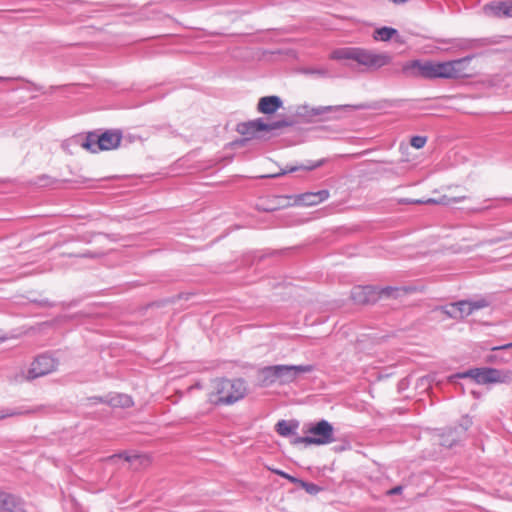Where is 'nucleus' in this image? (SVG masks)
Wrapping results in <instances>:
<instances>
[{
  "label": "nucleus",
  "instance_id": "obj_38",
  "mask_svg": "<svg viewBox=\"0 0 512 512\" xmlns=\"http://www.w3.org/2000/svg\"><path fill=\"white\" fill-rule=\"evenodd\" d=\"M82 256H83V257H89V258H92V257H94V254H92V253L88 252V253H84Z\"/></svg>",
  "mask_w": 512,
  "mask_h": 512
},
{
  "label": "nucleus",
  "instance_id": "obj_41",
  "mask_svg": "<svg viewBox=\"0 0 512 512\" xmlns=\"http://www.w3.org/2000/svg\"><path fill=\"white\" fill-rule=\"evenodd\" d=\"M4 80H5V78H3V77H0V81H4Z\"/></svg>",
  "mask_w": 512,
  "mask_h": 512
},
{
  "label": "nucleus",
  "instance_id": "obj_33",
  "mask_svg": "<svg viewBox=\"0 0 512 512\" xmlns=\"http://www.w3.org/2000/svg\"><path fill=\"white\" fill-rule=\"evenodd\" d=\"M116 457L123 458L127 462H132L134 459L138 458V455H130L127 452H121L119 454H114L110 457V459H114Z\"/></svg>",
  "mask_w": 512,
  "mask_h": 512
},
{
  "label": "nucleus",
  "instance_id": "obj_26",
  "mask_svg": "<svg viewBox=\"0 0 512 512\" xmlns=\"http://www.w3.org/2000/svg\"><path fill=\"white\" fill-rule=\"evenodd\" d=\"M472 312L486 308L491 305V300L486 297H480L477 299H469Z\"/></svg>",
  "mask_w": 512,
  "mask_h": 512
},
{
  "label": "nucleus",
  "instance_id": "obj_22",
  "mask_svg": "<svg viewBox=\"0 0 512 512\" xmlns=\"http://www.w3.org/2000/svg\"><path fill=\"white\" fill-rule=\"evenodd\" d=\"M396 35H398L397 29L387 26L377 28L373 32V38L383 42L390 41Z\"/></svg>",
  "mask_w": 512,
  "mask_h": 512
},
{
  "label": "nucleus",
  "instance_id": "obj_24",
  "mask_svg": "<svg viewBox=\"0 0 512 512\" xmlns=\"http://www.w3.org/2000/svg\"><path fill=\"white\" fill-rule=\"evenodd\" d=\"M456 305H457V311L459 312L458 319H463L473 313L469 300L457 301Z\"/></svg>",
  "mask_w": 512,
  "mask_h": 512
},
{
  "label": "nucleus",
  "instance_id": "obj_39",
  "mask_svg": "<svg viewBox=\"0 0 512 512\" xmlns=\"http://www.w3.org/2000/svg\"><path fill=\"white\" fill-rule=\"evenodd\" d=\"M390 290H392V288H391V287H388V288H386L384 291H385L387 294H389V291H390Z\"/></svg>",
  "mask_w": 512,
  "mask_h": 512
},
{
  "label": "nucleus",
  "instance_id": "obj_40",
  "mask_svg": "<svg viewBox=\"0 0 512 512\" xmlns=\"http://www.w3.org/2000/svg\"><path fill=\"white\" fill-rule=\"evenodd\" d=\"M47 303H48V301L41 302V304H43V305H46Z\"/></svg>",
  "mask_w": 512,
  "mask_h": 512
},
{
  "label": "nucleus",
  "instance_id": "obj_19",
  "mask_svg": "<svg viewBox=\"0 0 512 512\" xmlns=\"http://www.w3.org/2000/svg\"><path fill=\"white\" fill-rule=\"evenodd\" d=\"M258 381L263 387H268L278 382L276 365L262 368L258 373Z\"/></svg>",
  "mask_w": 512,
  "mask_h": 512
},
{
  "label": "nucleus",
  "instance_id": "obj_2",
  "mask_svg": "<svg viewBox=\"0 0 512 512\" xmlns=\"http://www.w3.org/2000/svg\"><path fill=\"white\" fill-rule=\"evenodd\" d=\"M332 60H353L359 65L369 69L377 70L390 64L392 58L387 53H376L372 50L360 47H341L336 48L330 53Z\"/></svg>",
  "mask_w": 512,
  "mask_h": 512
},
{
  "label": "nucleus",
  "instance_id": "obj_30",
  "mask_svg": "<svg viewBox=\"0 0 512 512\" xmlns=\"http://www.w3.org/2000/svg\"><path fill=\"white\" fill-rule=\"evenodd\" d=\"M427 142V137L425 136H413L410 140V144L412 147L416 148V149H421L425 146Z\"/></svg>",
  "mask_w": 512,
  "mask_h": 512
},
{
  "label": "nucleus",
  "instance_id": "obj_14",
  "mask_svg": "<svg viewBox=\"0 0 512 512\" xmlns=\"http://www.w3.org/2000/svg\"><path fill=\"white\" fill-rule=\"evenodd\" d=\"M283 106V101L279 96L270 95L261 97L257 103L259 113L270 115L275 113Z\"/></svg>",
  "mask_w": 512,
  "mask_h": 512
},
{
  "label": "nucleus",
  "instance_id": "obj_28",
  "mask_svg": "<svg viewBox=\"0 0 512 512\" xmlns=\"http://www.w3.org/2000/svg\"><path fill=\"white\" fill-rule=\"evenodd\" d=\"M442 312L446 314L448 317L453 319H458L459 312L457 311L456 302L447 304L441 308Z\"/></svg>",
  "mask_w": 512,
  "mask_h": 512
},
{
  "label": "nucleus",
  "instance_id": "obj_3",
  "mask_svg": "<svg viewBox=\"0 0 512 512\" xmlns=\"http://www.w3.org/2000/svg\"><path fill=\"white\" fill-rule=\"evenodd\" d=\"M354 108L356 110L368 109L370 108L367 104H358V105H335V106H316L312 107L310 105L304 104L296 107L295 115L306 122H314V121H327L339 119V112Z\"/></svg>",
  "mask_w": 512,
  "mask_h": 512
},
{
  "label": "nucleus",
  "instance_id": "obj_32",
  "mask_svg": "<svg viewBox=\"0 0 512 512\" xmlns=\"http://www.w3.org/2000/svg\"><path fill=\"white\" fill-rule=\"evenodd\" d=\"M107 400H108V395H105V396H92V397L87 398V401L91 405H96L98 403H105V404H107Z\"/></svg>",
  "mask_w": 512,
  "mask_h": 512
},
{
  "label": "nucleus",
  "instance_id": "obj_23",
  "mask_svg": "<svg viewBox=\"0 0 512 512\" xmlns=\"http://www.w3.org/2000/svg\"><path fill=\"white\" fill-rule=\"evenodd\" d=\"M456 434V429H449L447 432L441 435L440 444L447 448L454 447L459 442V438Z\"/></svg>",
  "mask_w": 512,
  "mask_h": 512
},
{
  "label": "nucleus",
  "instance_id": "obj_5",
  "mask_svg": "<svg viewBox=\"0 0 512 512\" xmlns=\"http://www.w3.org/2000/svg\"><path fill=\"white\" fill-rule=\"evenodd\" d=\"M122 133L119 130H106L102 133L90 132L87 134L82 147L93 152L112 150L120 145Z\"/></svg>",
  "mask_w": 512,
  "mask_h": 512
},
{
  "label": "nucleus",
  "instance_id": "obj_13",
  "mask_svg": "<svg viewBox=\"0 0 512 512\" xmlns=\"http://www.w3.org/2000/svg\"><path fill=\"white\" fill-rule=\"evenodd\" d=\"M329 195V191L326 189L317 192H305L297 195L294 203L300 206H314L327 200Z\"/></svg>",
  "mask_w": 512,
  "mask_h": 512
},
{
  "label": "nucleus",
  "instance_id": "obj_35",
  "mask_svg": "<svg viewBox=\"0 0 512 512\" xmlns=\"http://www.w3.org/2000/svg\"><path fill=\"white\" fill-rule=\"evenodd\" d=\"M50 183V178L46 175L38 177L37 180L34 182V184L41 187L48 186Z\"/></svg>",
  "mask_w": 512,
  "mask_h": 512
},
{
  "label": "nucleus",
  "instance_id": "obj_34",
  "mask_svg": "<svg viewBox=\"0 0 512 512\" xmlns=\"http://www.w3.org/2000/svg\"><path fill=\"white\" fill-rule=\"evenodd\" d=\"M275 473L287 480H289L291 483H294L296 485H298L300 479L299 478H296L292 475H289L288 473L284 472V471H281V470H275Z\"/></svg>",
  "mask_w": 512,
  "mask_h": 512
},
{
  "label": "nucleus",
  "instance_id": "obj_1",
  "mask_svg": "<svg viewBox=\"0 0 512 512\" xmlns=\"http://www.w3.org/2000/svg\"><path fill=\"white\" fill-rule=\"evenodd\" d=\"M247 393V385L244 379L219 378L212 382V391L208 394V400L216 406L232 405L243 399Z\"/></svg>",
  "mask_w": 512,
  "mask_h": 512
},
{
  "label": "nucleus",
  "instance_id": "obj_25",
  "mask_svg": "<svg viewBox=\"0 0 512 512\" xmlns=\"http://www.w3.org/2000/svg\"><path fill=\"white\" fill-rule=\"evenodd\" d=\"M449 61L437 62V78L452 79Z\"/></svg>",
  "mask_w": 512,
  "mask_h": 512
},
{
  "label": "nucleus",
  "instance_id": "obj_20",
  "mask_svg": "<svg viewBox=\"0 0 512 512\" xmlns=\"http://www.w3.org/2000/svg\"><path fill=\"white\" fill-rule=\"evenodd\" d=\"M107 404L111 407L129 408L133 405V400L127 394L109 393Z\"/></svg>",
  "mask_w": 512,
  "mask_h": 512
},
{
  "label": "nucleus",
  "instance_id": "obj_17",
  "mask_svg": "<svg viewBox=\"0 0 512 512\" xmlns=\"http://www.w3.org/2000/svg\"><path fill=\"white\" fill-rule=\"evenodd\" d=\"M471 59V56H466L464 58L449 61L452 79H459L468 76L466 70Z\"/></svg>",
  "mask_w": 512,
  "mask_h": 512
},
{
  "label": "nucleus",
  "instance_id": "obj_15",
  "mask_svg": "<svg viewBox=\"0 0 512 512\" xmlns=\"http://www.w3.org/2000/svg\"><path fill=\"white\" fill-rule=\"evenodd\" d=\"M351 298L357 304H367L376 300L373 286H356L351 291Z\"/></svg>",
  "mask_w": 512,
  "mask_h": 512
},
{
  "label": "nucleus",
  "instance_id": "obj_29",
  "mask_svg": "<svg viewBox=\"0 0 512 512\" xmlns=\"http://www.w3.org/2000/svg\"><path fill=\"white\" fill-rule=\"evenodd\" d=\"M24 412L17 408H4L0 409V420L8 417H14L22 415Z\"/></svg>",
  "mask_w": 512,
  "mask_h": 512
},
{
  "label": "nucleus",
  "instance_id": "obj_10",
  "mask_svg": "<svg viewBox=\"0 0 512 512\" xmlns=\"http://www.w3.org/2000/svg\"><path fill=\"white\" fill-rule=\"evenodd\" d=\"M313 365H276L278 382L286 384L294 381L302 373H310Z\"/></svg>",
  "mask_w": 512,
  "mask_h": 512
},
{
  "label": "nucleus",
  "instance_id": "obj_18",
  "mask_svg": "<svg viewBox=\"0 0 512 512\" xmlns=\"http://www.w3.org/2000/svg\"><path fill=\"white\" fill-rule=\"evenodd\" d=\"M323 162H324V160H319L317 162H312V161L308 160V161H306V163H303L300 165H287L285 167V169L282 170V172L273 174V175H268L267 177L276 178V177L285 175L287 173H293V172H296L299 170L311 171L313 169L320 167L323 164Z\"/></svg>",
  "mask_w": 512,
  "mask_h": 512
},
{
  "label": "nucleus",
  "instance_id": "obj_11",
  "mask_svg": "<svg viewBox=\"0 0 512 512\" xmlns=\"http://www.w3.org/2000/svg\"><path fill=\"white\" fill-rule=\"evenodd\" d=\"M483 12L487 16L512 17V2L492 1L483 6Z\"/></svg>",
  "mask_w": 512,
  "mask_h": 512
},
{
  "label": "nucleus",
  "instance_id": "obj_36",
  "mask_svg": "<svg viewBox=\"0 0 512 512\" xmlns=\"http://www.w3.org/2000/svg\"><path fill=\"white\" fill-rule=\"evenodd\" d=\"M403 491V486L402 485H397L393 488H391L390 490L387 491V495H398V494H401Z\"/></svg>",
  "mask_w": 512,
  "mask_h": 512
},
{
  "label": "nucleus",
  "instance_id": "obj_31",
  "mask_svg": "<svg viewBox=\"0 0 512 512\" xmlns=\"http://www.w3.org/2000/svg\"><path fill=\"white\" fill-rule=\"evenodd\" d=\"M305 73H307V74H316V75H319V76H322V77L329 76L328 70L325 69V68H310V69H306Z\"/></svg>",
  "mask_w": 512,
  "mask_h": 512
},
{
  "label": "nucleus",
  "instance_id": "obj_21",
  "mask_svg": "<svg viewBox=\"0 0 512 512\" xmlns=\"http://www.w3.org/2000/svg\"><path fill=\"white\" fill-rule=\"evenodd\" d=\"M298 427L297 423H290L286 420H279L275 425L276 432L283 436L288 437L293 435L294 437L298 436L296 434V429Z\"/></svg>",
  "mask_w": 512,
  "mask_h": 512
},
{
  "label": "nucleus",
  "instance_id": "obj_8",
  "mask_svg": "<svg viewBox=\"0 0 512 512\" xmlns=\"http://www.w3.org/2000/svg\"><path fill=\"white\" fill-rule=\"evenodd\" d=\"M402 72L408 77L436 79L437 63L432 61L422 62L420 60H412L403 65Z\"/></svg>",
  "mask_w": 512,
  "mask_h": 512
},
{
  "label": "nucleus",
  "instance_id": "obj_6",
  "mask_svg": "<svg viewBox=\"0 0 512 512\" xmlns=\"http://www.w3.org/2000/svg\"><path fill=\"white\" fill-rule=\"evenodd\" d=\"M311 436H296L291 439V444L298 446L305 445H325L331 443L333 438L334 428L326 420L322 419L315 424L311 425L308 429Z\"/></svg>",
  "mask_w": 512,
  "mask_h": 512
},
{
  "label": "nucleus",
  "instance_id": "obj_12",
  "mask_svg": "<svg viewBox=\"0 0 512 512\" xmlns=\"http://www.w3.org/2000/svg\"><path fill=\"white\" fill-rule=\"evenodd\" d=\"M0 512H25L24 502L16 495L0 492Z\"/></svg>",
  "mask_w": 512,
  "mask_h": 512
},
{
  "label": "nucleus",
  "instance_id": "obj_16",
  "mask_svg": "<svg viewBox=\"0 0 512 512\" xmlns=\"http://www.w3.org/2000/svg\"><path fill=\"white\" fill-rule=\"evenodd\" d=\"M468 197L465 195L450 197L448 195H442L439 198H428L425 200L415 199L409 200L408 203L413 204H439V205H450L453 203H459L466 200Z\"/></svg>",
  "mask_w": 512,
  "mask_h": 512
},
{
  "label": "nucleus",
  "instance_id": "obj_7",
  "mask_svg": "<svg viewBox=\"0 0 512 512\" xmlns=\"http://www.w3.org/2000/svg\"><path fill=\"white\" fill-rule=\"evenodd\" d=\"M293 122L281 119L266 123L262 118L244 122L238 125L237 131L246 136V139L259 138L262 132H269L284 127L292 126Z\"/></svg>",
  "mask_w": 512,
  "mask_h": 512
},
{
  "label": "nucleus",
  "instance_id": "obj_4",
  "mask_svg": "<svg viewBox=\"0 0 512 512\" xmlns=\"http://www.w3.org/2000/svg\"><path fill=\"white\" fill-rule=\"evenodd\" d=\"M471 378L475 383L484 385L492 383H506L511 380L509 373L490 367L472 368L458 372L447 377L449 383L455 384L458 379Z\"/></svg>",
  "mask_w": 512,
  "mask_h": 512
},
{
  "label": "nucleus",
  "instance_id": "obj_37",
  "mask_svg": "<svg viewBox=\"0 0 512 512\" xmlns=\"http://www.w3.org/2000/svg\"><path fill=\"white\" fill-rule=\"evenodd\" d=\"M508 348H512V342L511 343H507V344L502 345V346L493 347L492 350L508 349Z\"/></svg>",
  "mask_w": 512,
  "mask_h": 512
},
{
  "label": "nucleus",
  "instance_id": "obj_9",
  "mask_svg": "<svg viewBox=\"0 0 512 512\" xmlns=\"http://www.w3.org/2000/svg\"><path fill=\"white\" fill-rule=\"evenodd\" d=\"M58 365V362L48 354H41L35 358L29 368L25 378L33 380L53 372Z\"/></svg>",
  "mask_w": 512,
  "mask_h": 512
},
{
  "label": "nucleus",
  "instance_id": "obj_27",
  "mask_svg": "<svg viewBox=\"0 0 512 512\" xmlns=\"http://www.w3.org/2000/svg\"><path fill=\"white\" fill-rule=\"evenodd\" d=\"M298 486L303 488L310 495H316L320 491L323 490L322 487L318 486L317 484L312 483V482H307V481H304V480H301V479H300V481L298 483Z\"/></svg>",
  "mask_w": 512,
  "mask_h": 512
}]
</instances>
